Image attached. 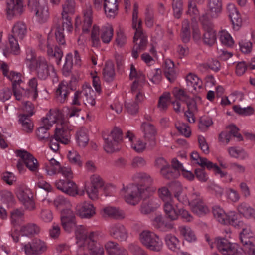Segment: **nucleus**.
<instances>
[{"label": "nucleus", "instance_id": "1", "mask_svg": "<svg viewBox=\"0 0 255 255\" xmlns=\"http://www.w3.org/2000/svg\"><path fill=\"white\" fill-rule=\"evenodd\" d=\"M62 11L61 18L62 19V27L56 25L53 29L57 41L59 44L63 45L65 43L64 35V28L68 33H71L73 30V26L71 22V18L70 15L73 14L75 12V2L74 0H63L61 4Z\"/></svg>", "mask_w": 255, "mask_h": 255}, {"label": "nucleus", "instance_id": "2", "mask_svg": "<svg viewBox=\"0 0 255 255\" xmlns=\"http://www.w3.org/2000/svg\"><path fill=\"white\" fill-rule=\"evenodd\" d=\"M75 235L77 242H81L86 245L89 253L92 255H104V249L103 245L98 242V232H88L85 227L79 225L75 228Z\"/></svg>", "mask_w": 255, "mask_h": 255}, {"label": "nucleus", "instance_id": "3", "mask_svg": "<svg viewBox=\"0 0 255 255\" xmlns=\"http://www.w3.org/2000/svg\"><path fill=\"white\" fill-rule=\"evenodd\" d=\"M138 5L135 3L133 5L132 13V28L135 30L133 38L134 46L132 51V56L134 59L138 57V53L144 50L147 43V36L143 32L141 21L138 19Z\"/></svg>", "mask_w": 255, "mask_h": 255}, {"label": "nucleus", "instance_id": "4", "mask_svg": "<svg viewBox=\"0 0 255 255\" xmlns=\"http://www.w3.org/2000/svg\"><path fill=\"white\" fill-rule=\"evenodd\" d=\"M141 186L135 184L123 185L120 193L127 203L135 205L141 199H146L151 194L150 192L148 191L147 188H142Z\"/></svg>", "mask_w": 255, "mask_h": 255}, {"label": "nucleus", "instance_id": "5", "mask_svg": "<svg viewBox=\"0 0 255 255\" xmlns=\"http://www.w3.org/2000/svg\"><path fill=\"white\" fill-rule=\"evenodd\" d=\"M174 197L180 203L189 207L203 199L200 192L195 187H192L189 195L184 192V188L180 183H177L173 191Z\"/></svg>", "mask_w": 255, "mask_h": 255}, {"label": "nucleus", "instance_id": "6", "mask_svg": "<svg viewBox=\"0 0 255 255\" xmlns=\"http://www.w3.org/2000/svg\"><path fill=\"white\" fill-rule=\"evenodd\" d=\"M30 69L35 72L41 80H46L48 78H54L57 76L54 66L48 63L44 57H38L37 60L30 65Z\"/></svg>", "mask_w": 255, "mask_h": 255}, {"label": "nucleus", "instance_id": "7", "mask_svg": "<svg viewBox=\"0 0 255 255\" xmlns=\"http://www.w3.org/2000/svg\"><path fill=\"white\" fill-rule=\"evenodd\" d=\"M139 240L147 249L159 252L163 247V243L159 237L153 232L144 230L139 234Z\"/></svg>", "mask_w": 255, "mask_h": 255}, {"label": "nucleus", "instance_id": "8", "mask_svg": "<svg viewBox=\"0 0 255 255\" xmlns=\"http://www.w3.org/2000/svg\"><path fill=\"white\" fill-rule=\"evenodd\" d=\"M215 243L223 255H246L244 250L238 244L230 242L225 238H218Z\"/></svg>", "mask_w": 255, "mask_h": 255}, {"label": "nucleus", "instance_id": "9", "mask_svg": "<svg viewBox=\"0 0 255 255\" xmlns=\"http://www.w3.org/2000/svg\"><path fill=\"white\" fill-rule=\"evenodd\" d=\"M104 148L106 152L111 153L118 151L120 148L119 143L122 139V131L115 128L107 137L104 136Z\"/></svg>", "mask_w": 255, "mask_h": 255}, {"label": "nucleus", "instance_id": "10", "mask_svg": "<svg viewBox=\"0 0 255 255\" xmlns=\"http://www.w3.org/2000/svg\"><path fill=\"white\" fill-rule=\"evenodd\" d=\"M204 30L203 40L204 43L208 46H212L216 41V34L213 29V25L207 14L202 15L199 18Z\"/></svg>", "mask_w": 255, "mask_h": 255}, {"label": "nucleus", "instance_id": "11", "mask_svg": "<svg viewBox=\"0 0 255 255\" xmlns=\"http://www.w3.org/2000/svg\"><path fill=\"white\" fill-rule=\"evenodd\" d=\"M55 185L58 190L72 197L84 194V191H79L77 185L71 179L57 180L55 182Z\"/></svg>", "mask_w": 255, "mask_h": 255}, {"label": "nucleus", "instance_id": "12", "mask_svg": "<svg viewBox=\"0 0 255 255\" xmlns=\"http://www.w3.org/2000/svg\"><path fill=\"white\" fill-rule=\"evenodd\" d=\"M16 195L25 209L33 211L36 209L32 191L27 187H19L16 189Z\"/></svg>", "mask_w": 255, "mask_h": 255}, {"label": "nucleus", "instance_id": "13", "mask_svg": "<svg viewBox=\"0 0 255 255\" xmlns=\"http://www.w3.org/2000/svg\"><path fill=\"white\" fill-rule=\"evenodd\" d=\"M47 249L46 243L39 239H35L31 242L23 245L22 247V250L26 255H40Z\"/></svg>", "mask_w": 255, "mask_h": 255}, {"label": "nucleus", "instance_id": "14", "mask_svg": "<svg viewBox=\"0 0 255 255\" xmlns=\"http://www.w3.org/2000/svg\"><path fill=\"white\" fill-rule=\"evenodd\" d=\"M11 223L12 225L10 235L15 242L19 241V229L20 226L24 221V212L18 209H15L11 212Z\"/></svg>", "mask_w": 255, "mask_h": 255}, {"label": "nucleus", "instance_id": "15", "mask_svg": "<svg viewBox=\"0 0 255 255\" xmlns=\"http://www.w3.org/2000/svg\"><path fill=\"white\" fill-rule=\"evenodd\" d=\"M54 136L63 144L67 145L70 143L71 138L67 122H61L56 126Z\"/></svg>", "mask_w": 255, "mask_h": 255}, {"label": "nucleus", "instance_id": "16", "mask_svg": "<svg viewBox=\"0 0 255 255\" xmlns=\"http://www.w3.org/2000/svg\"><path fill=\"white\" fill-rule=\"evenodd\" d=\"M17 156L19 157L26 167L32 172H39V164L37 160L30 153L25 150H19L16 152Z\"/></svg>", "mask_w": 255, "mask_h": 255}, {"label": "nucleus", "instance_id": "17", "mask_svg": "<svg viewBox=\"0 0 255 255\" xmlns=\"http://www.w3.org/2000/svg\"><path fill=\"white\" fill-rule=\"evenodd\" d=\"M32 12H33L36 20L39 23H44L49 18L48 6L47 4L41 5L39 2L33 6H28Z\"/></svg>", "mask_w": 255, "mask_h": 255}, {"label": "nucleus", "instance_id": "18", "mask_svg": "<svg viewBox=\"0 0 255 255\" xmlns=\"http://www.w3.org/2000/svg\"><path fill=\"white\" fill-rule=\"evenodd\" d=\"M110 236L120 241H125L128 237V233L125 227L120 223L111 224L108 228Z\"/></svg>", "mask_w": 255, "mask_h": 255}, {"label": "nucleus", "instance_id": "19", "mask_svg": "<svg viewBox=\"0 0 255 255\" xmlns=\"http://www.w3.org/2000/svg\"><path fill=\"white\" fill-rule=\"evenodd\" d=\"M77 214L83 219H91L96 214L94 205L88 202L78 203L76 207Z\"/></svg>", "mask_w": 255, "mask_h": 255}, {"label": "nucleus", "instance_id": "20", "mask_svg": "<svg viewBox=\"0 0 255 255\" xmlns=\"http://www.w3.org/2000/svg\"><path fill=\"white\" fill-rule=\"evenodd\" d=\"M24 11V6L15 2L14 0H7L5 12L7 19H12L14 17L21 15Z\"/></svg>", "mask_w": 255, "mask_h": 255}, {"label": "nucleus", "instance_id": "21", "mask_svg": "<svg viewBox=\"0 0 255 255\" xmlns=\"http://www.w3.org/2000/svg\"><path fill=\"white\" fill-rule=\"evenodd\" d=\"M60 218L62 227L67 232L70 233L77 227L75 214L72 210H67V212H63Z\"/></svg>", "mask_w": 255, "mask_h": 255}, {"label": "nucleus", "instance_id": "22", "mask_svg": "<svg viewBox=\"0 0 255 255\" xmlns=\"http://www.w3.org/2000/svg\"><path fill=\"white\" fill-rule=\"evenodd\" d=\"M0 71L12 82V88L17 87L22 82L21 74L14 71L9 72L8 66L4 62H0Z\"/></svg>", "mask_w": 255, "mask_h": 255}, {"label": "nucleus", "instance_id": "23", "mask_svg": "<svg viewBox=\"0 0 255 255\" xmlns=\"http://www.w3.org/2000/svg\"><path fill=\"white\" fill-rule=\"evenodd\" d=\"M80 92L82 96V100L85 105H89L91 106H94L95 105V93L89 84L85 83L84 84Z\"/></svg>", "mask_w": 255, "mask_h": 255}, {"label": "nucleus", "instance_id": "24", "mask_svg": "<svg viewBox=\"0 0 255 255\" xmlns=\"http://www.w3.org/2000/svg\"><path fill=\"white\" fill-rule=\"evenodd\" d=\"M61 114L59 111L50 110L45 117L42 120V125L47 126L48 128H51L54 123H56V126L61 122H67L61 119Z\"/></svg>", "mask_w": 255, "mask_h": 255}, {"label": "nucleus", "instance_id": "25", "mask_svg": "<svg viewBox=\"0 0 255 255\" xmlns=\"http://www.w3.org/2000/svg\"><path fill=\"white\" fill-rule=\"evenodd\" d=\"M126 138L128 139L132 149L138 153L142 152L146 148V143L139 138L135 137L134 134L130 131L127 132Z\"/></svg>", "mask_w": 255, "mask_h": 255}, {"label": "nucleus", "instance_id": "26", "mask_svg": "<svg viewBox=\"0 0 255 255\" xmlns=\"http://www.w3.org/2000/svg\"><path fill=\"white\" fill-rule=\"evenodd\" d=\"M53 205L57 210L60 212L61 216H62L63 212L72 210L70 208L72 206L70 201L62 195L58 196L54 199Z\"/></svg>", "mask_w": 255, "mask_h": 255}, {"label": "nucleus", "instance_id": "27", "mask_svg": "<svg viewBox=\"0 0 255 255\" xmlns=\"http://www.w3.org/2000/svg\"><path fill=\"white\" fill-rule=\"evenodd\" d=\"M132 179L137 183L136 185L142 186V188H147L148 191L150 192L149 186L152 183L153 180L149 175L145 173L137 172L134 174Z\"/></svg>", "mask_w": 255, "mask_h": 255}, {"label": "nucleus", "instance_id": "28", "mask_svg": "<svg viewBox=\"0 0 255 255\" xmlns=\"http://www.w3.org/2000/svg\"><path fill=\"white\" fill-rule=\"evenodd\" d=\"M101 214L104 217L115 219H122L125 217V213L122 210L112 206L103 208L101 210Z\"/></svg>", "mask_w": 255, "mask_h": 255}, {"label": "nucleus", "instance_id": "29", "mask_svg": "<svg viewBox=\"0 0 255 255\" xmlns=\"http://www.w3.org/2000/svg\"><path fill=\"white\" fill-rule=\"evenodd\" d=\"M83 20L82 26L84 32H88L93 21V11L90 5H86L83 10Z\"/></svg>", "mask_w": 255, "mask_h": 255}, {"label": "nucleus", "instance_id": "30", "mask_svg": "<svg viewBox=\"0 0 255 255\" xmlns=\"http://www.w3.org/2000/svg\"><path fill=\"white\" fill-rule=\"evenodd\" d=\"M239 214L246 219H253L255 220V209L248 203L243 202L237 207Z\"/></svg>", "mask_w": 255, "mask_h": 255}, {"label": "nucleus", "instance_id": "31", "mask_svg": "<svg viewBox=\"0 0 255 255\" xmlns=\"http://www.w3.org/2000/svg\"><path fill=\"white\" fill-rule=\"evenodd\" d=\"M163 208L165 217L167 219L171 221L176 220L178 219L179 208L177 206H174V200L164 204Z\"/></svg>", "mask_w": 255, "mask_h": 255}, {"label": "nucleus", "instance_id": "32", "mask_svg": "<svg viewBox=\"0 0 255 255\" xmlns=\"http://www.w3.org/2000/svg\"><path fill=\"white\" fill-rule=\"evenodd\" d=\"M190 157L192 160L194 161L203 168H206L209 170H211L213 167H216V169H217V165L216 164L213 163L206 158H202L197 152L191 153Z\"/></svg>", "mask_w": 255, "mask_h": 255}, {"label": "nucleus", "instance_id": "33", "mask_svg": "<svg viewBox=\"0 0 255 255\" xmlns=\"http://www.w3.org/2000/svg\"><path fill=\"white\" fill-rule=\"evenodd\" d=\"M254 233L249 225L246 226L242 229V232L240 234V238L241 242L244 245L245 250L248 252V247L253 244L250 241V239L253 237Z\"/></svg>", "mask_w": 255, "mask_h": 255}, {"label": "nucleus", "instance_id": "34", "mask_svg": "<svg viewBox=\"0 0 255 255\" xmlns=\"http://www.w3.org/2000/svg\"><path fill=\"white\" fill-rule=\"evenodd\" d=\"M166 246L170 250L178 253L180 251V241L179 239L172 234H167L164 237Z\"/></svg>", "mask_w": 255, "mask_h": 255}, {"label": "nucleus", "instance_id": "35", "mask_svg": "<svg viewBox=\"0 0 255 255\" xmlns=\"http://www.w3.org/2000/svg\"><path fill=\"white\" fill-rule=\"evenodd\" d=\"M69 92L68 82L65 81L61 82L56 91L57 100L60 103H64L66 100Z\"/></svg>", "mask_w": 255, "mask_h": 255}, {"label": "nucleus", "instance_id": "36", "mask_svg": "<svg viewBox=\"0 0 255 255\" xmlns=\"http://www.w3.org/2000/svg\"><path fill=\"white\" fill-rule=\"evenodd\" d=\"M104 9L107 16L113 18L117 14L118 3L117 0H104Z\"/></svg>", "mask_w": 255, "mask_h": 255}, {"label": "nucleus", "instance_id": "37", "mask_svg": "<svg viewBox=\"0 0 255 255\" xmlns=\"http://www.w3.org/2000/svg\"><path fill=\"white\" fill-rule=\"evenodd\" d=\"M141 128L144 133L145 138L150 139L151 145L155 146L156 129L153 125L150 123H144L141 125Z\"/></svg>", "mask_w": 255, "mask_h": 255}, {"label": "nucleus", "instance_id": "38", "mask_svg": "<svg viewBox=\"0 0 255 255\" xmlns=\"http://www.w3.org/2000/svg\"><path fill=\"white\" fill-rule=\"evenodd\" d=\"M187 86L191 89V90L197 91L201 89L202 86V82L201 79L195 74L189 73L186 78Z\"/></svg>", "mask_w": 255, "mask_h": 255}, {"label": "nucleus", "instance_id": "39", "mask_svg": "<svg viewBox=\"0 0 255 255\" xmlns=\"http://www.w3.org/2000/svg\"><path fill=\"white\" fill-rule=\"evenodd\" d=\"M89 141L87 130L85 128H80L76 132V142L81 148H85Z\"/></svg>", "mask_w": 255, "mask_h": 255}, {"label": "nucleus", "instance_id": "40", "mask_svg": "<svg viewBox=\"0 0 255 255\" xmlns=\"http://www.w3.org/2000/svg\"><path fill=\"white\" fill-rule=\"evenodd\" d=\"M227 11L232 24L236 25H239L241 22V18L236 5L233 3L228 4Z\"/></svg>", "mask_w": 255, "mask_h": 255}, {"label": "nucleus", "instance_id": "41", "mask_svg": "<svg viewBox=\"0 0 255 255\" xmlns=\"http://www.w3.org/2000/svg\"><path fill=\"white\" fill-rule=\"evenodd\" d=\"M49 162L44 165V169L48 175L53 176L58 174L61 164L59 162L52 158H48Z\"/></svg>", "mask_w": 255, "mask_h": 255}, {"label": "nucleus", "instance_id": "42", "mask_svg": "<svg viewBox=\"0 0 255 255\" xmlns=\"http://www.w3.org/2000/svg\"><path fill=\"white\" fill-rule=\"evenodd\" d=\"M90 184L89 185L96 187L98 189L103 188L104 191L107 194V191L112 186L110 184H105L103 179L97 174H93L90 177Z\"/></svg>", "mask_w": 255, "mask_h": 255}, {"label": "nucleus", "instance_id": "43", "mask_svg": "<svg viewBox=\"0 0 255 255\" xmlns=\"http://www.w3.org/2000/svg\"><path fill=\"white\" fill-rule=\"evenodd\" d=\"M27 33V27L22 22H17L14 24L12 29V35L20 40L23 39Z\"/></svg>", "mask_w": 255, "mask_h": 255}, {"label": "nucleus", "instance_id": "44", "mask_svg": "<svg viewBox=\"0 0 255 255\" xmlns=\"http://www.w3.org/2000/svg\"><path fill=\"white\" fill-rule=\"evenodd\" d=\"M192 212L196 215L201 217L210 212L209 208L204 202L203 199L190 207Z\"/></svg>", "mask_w": 255, "mask_h": 255}, {"label": "nucleus", "instance_id": "45", "mask_svg": "<svg viewBox=\"0 0 255 255\" xmlns=\"http://www.w3.org/2000/svg\"><path fill=\"white\" fill-rule=\"evenodd\" d=\"M101 38L104 43L108 44L111 41L114 34L112 25L107 23L103 25L101 30Z\"/></svg>", "mask_w": 255, "mask_h": 255}, {"label": "nucleus", "instance_id": "46", "mask_svg": "<svg viewBox=\"0 0 255 255\" xmlns=\"http://www.w3.org/2000/svg\"><path fill=\"white\" fill-rule=\"evenodd\" d=\"M19 231L22 236H28L39 234L40 228L35 224L30 223L21 227Z\"/></svg>", "mask_w": 255, "mask_h": 255}, {"label": "nucleus", "instance_id": "47", "mask_svg": "<svg viewBox=\"0 0 255 255\" xmlns=\"http://www.w3.org/2000/svg\"><path fill=\"white\" fill-rule=\"evenodd\" d=\"M180 234L183 238L189 242H195L196 237L190 227L186 226H181L178 228Z\"/></svg>", "mask_w": 255, "mask_h": 255}, {"label": "nucleus", "instance_id": "48", "mask_svg": "<svg viewBox=\"0 0 255 255\" xmlns=\"http://www.w3.org/2000/svg\"><path fill=\"white\" fill-rule=\"evenodd\" d=\"M164 74L169 81H174L176 78L174 64L170 59H166L165 61Z\"/></svg>", "mask_w": 255, "mask_h": 255}, {"label": "nucleus", "instance_id": "49", "mask_svg": "<svg viewBox=\"0 0 255 255\" xmlns=\"http://www.w3.org/2000/svg\"><path fill=\"white\" fill-rule=\"evenodd\" d=\"M157 194L159 198L164 202V204L173 200L172 194L167 186L159 187L157 190Z\"/></svg>", "mask_w": 255, "mask_h": 255}, {"label": "nucleus", "instance_id": "50", "mask_svg": "<svg viewBox=\"0 0 255 255\" xmlns=\"http://www.w3.org/2000/svg\"><path fill=\"white\" fill-rule=\"evenodd\" d=\"M103 77L107 82L113 81L115 77L114 66L111 62H107L103 71Z\"/></svg>", "mask_w": 255, "mask_h": 255}, {"label": "nucleus", "instance_id": "51", "mask_svg": "<svg viewBox=\"0 0 255 255\" xmlns=\"http://www.w3.org/2000/svg\"><path fill=\"white\" fill-rule=\"evenodd\" d=\"M29 117L26 114L19 116V122L21 125L22 130L27 133L31 132L33 129V124Z\"/></svg>", "mask_w": 255, "mask_h": 255}, {"label": "nucleus", "instance_id": "52", "mask_svg": "<svg viewBox=\"0 0 255 255\" xmlns=\"http://www.w3.org/2000/svg\"><path fill=\"white\" fill-rule=\"evenodd\" d=\"M208 6L210 11L212 13V17H216L221 11L222 8V0H208Z\"/></svg>", "mask_w": 255, "mask_h": 255}, {"label": "nucleus", "instance_id": "53", "mask_svg": "<svg viewBox=\"0 0 255 255\" xmlns=\"http://www.w3.org/2000/svg\"><path fill=\"white\" fill-rule=\"evenodd\" d=\"M170 102V94L168 92H165L159 97L157 107L161 112H165Z\"/></svg>", "mask_w": 255, "mask_h": 255}, {"label": "nucleus", "instance_id": "54", "mask_svg": "<svg viewBox=\"0 0 255 255\" xmlns=\"http://www.w3.org/2000/svg\"><path fill=\"white\" fill-rule=\"evenodd\" d=\"M47 53L49 57L55 58L56 63L57 65L60 64L63 57V52L58 47H55L53 50L49 44H47Z\"/></svg>", "mask_w": 255, "mask_h": 255}, {"label": "nucleus", "instance_id": "55", "mask_svg": "<svg viewBox=\"0 0 255 255\" xmlns=\"http://www.w3.org/2000/svg\"><path fill=\"white\" fill-rule=\"evenodd\" d=\"M219 39L223 45L228 47H231L234 44V40L231 35L225 30L219 32Z\"/></svg>", "mask_w": 255, "mask_h": 255}, {"label": "nucleus", "instance_id": "56", "mask_svg": "<svg viewBox=\"0 0 255 255\" xmlns=\"http://www.w3.org/2000/svg\"><path fill=\"white\" fill-rule=\"evenodd\" d=\"M122 247L116 242L111 240L108 241L104 245V247L108 255H114L118 251L122 252V250H120V248Z\"/></svg>", "mask_w": 255, "mask_h": 255}, {"label": "nucleus", "instance_id": "57", "mask_svg": "<svg viewBox=\"0 0 255 255\" xmlns=\"http://www.w3.org/2000/svg\"><path fill=\"white\" fill-rule=\"evenodd\" d=\"M67 158L71 164L77 165L79 167H81L82 166L81 156L79 153L75 149H72L68 151Z\"/></svg>", "mask_w": 255, "mask_h": 255}, {"label": "nucleus", "instance_id": "58", "mask_svg": "<svg viewBox=\"0 0 255 255\" xmlns=\"http://www.w3.org/2000/svg\"><path fill=\"white\" fill-rule=\"evenodd\" d=\"M213 214L218 222L224 224L227 213H226L222 208L218 206H214L213 208Z\"/></svg>", "mask_w": 255, "mask_h": 255}, {"label": "nucleus", "instance_id": "59", "mask_svg": "<svg viewBox=\"0 0 255 255\" xmlns=\"http://www.w3.org/2000/svg\"><path fill=\"white\" fill-rule=\"evenodd\" d=\"M29 89L27 90L29 94L33 99H36L38 96L37 87L38 85L37 79L36 78H32L28 82Z\"/></svg>", "mask_w": 255, "mask_h": 255}, {"label": "nucleus", "instance_id": "60", "mask_svg": "<svg viewBox=\"0 0 255 255\" xmlns=\"http://www.w3.org/2000/svg\"><path fill=\"white\" fill-rule=\"evenodd\" d=\"M181 36L182 41L185 43L188 42L190 40V31L189 28V22L188 20H184L182 23Z\"/></svg>", "mask_w": 255, "mask_h": 255}, {"label": "nucleus", "instance_id": "61", "mask_svg": "<svg viewBox=\"0 0 255 255\" xmlns=\"http://www.w3.org/2000/svg\"><path fill=\"white\" fill-rule=\"evenodd\" d=\"M172 8L175 17L180 18L183 11L182 0H172Z\"/></svg>", "mask_w": 255, "mask_h": 255}, {"label": "nucleus", "instance_id": "62", "mask_svg": "<svg viewBox=\"0 0 255 255\" xmlns=\"http://www.w3.org/2000/svg\"><path fill=\"white\" fill-rule=\"evenodd\" d=\"M228 152L231 156L236 158L243 159L247 156V154L244 150L236 147L229 148Z\"/></svg>", "mask_w": 255, "mask_h": 255}, {"label": "nucleus", "instance_id": "63", "mask_svg": "<svg viewBox=\"0 0 255 255\" xmlns=\"http://www.w3.org/2000/svg\"><path fill=\"white\" fill-rule=\"evenodd\" d=\"M35 179L37 180L36 186L37 187L47 191L50 190V185L43 179V176L39 172L35 173Z\"/></svg>", "mask_w": 255, "mask_h": 255}, {"label": "nucleus", "instance_id": "64", "mask_svg": "<svg viewBox=\"0 0 255 255\" xmlns=\"http://www.w3.org/2000/svg\"><path fill=\"white\" fill-rule=\"evenodd\" d=\"M13 94L17 100H22L24 97H29L30 96L29 92L19 86L13 88Z\"/></svg>", "mask_w": 255, "mask_h": 255}]
</instances>
